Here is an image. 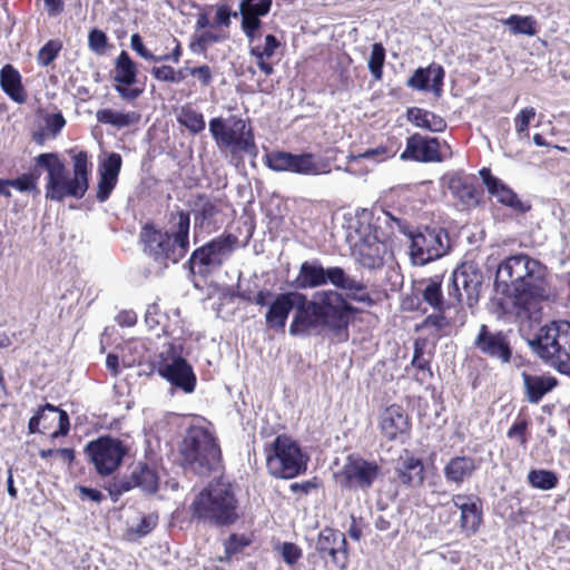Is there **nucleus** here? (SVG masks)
Listing matches in <instances>:
<instances>
[{
	"label": "nucleus",
	"instance_id": "f257e3e1",
	"mask_svg": "<svg viewBox=\"0 0 570 570\" xmlns=\"http://www.w3.org/2000/svg\"><path fill=\"white\" fill-rule=\"evenodd\" d=\"M495 285L514 297V313L521 324L532 326L541 320L542 303L549 294L543 266L525 254L504 259L497 269Z\"/></svg>",
	"mask_w": 570,
	"mask_h": 570
},
{
	"label": "nucleus",
	"instance_id": "f03ea898",
	"mask_svg": "<svg viewBox=\"0 0 570 570\" xmlns=\"http://www.w3.org/2000/svg\"><path fill=\"white\" fill-rule=\"evenodd\" d=\"M189 227L187 212L171 214L168 229L145 225L139 236L142 252L160 271L179 263L189 249Z\"/></svg>",
	"mask_w": 570,
	"mask_h": 570
},
{
	"label": "nucleus",
	"instance_id": "7ed1b4c3",
	"mask_svg": "<svg viewBox=\"0 0 570 570\" xmlns=\"http://www.w3.org/2000/svg\"><path fill=\"white\" fill-rule=\"evenodd\" d=\"M35 161L47 171L45 185L47 199L61 203L66 198L81 199L87 193L91 171L87 151H79L72 157V176L55 153L40 154Z\"/></svg>",
	"mask_w": 570,
	"mask_h": 570
},
{
	"label": "nucleus",
	"instance_id": "20e7f679",
	"mask_svg": "<svg viewBox=\"0 0 570 570\" xmlns=\"http://www.w3.org/2000/svg\"><path fill=\"white\" fill-rule=\"evenodd\" d=\"M190 511L193 518L213 527H228L239 519L238 501L226 483L209 484L195 495Z\"/></svg>",
	"mask_w": 570,
	"mask_h": 570
},
{
	"label": "nucleus",
	"instance_id": "39448f33",
	"mask_svg": "<svg viewBox=\"0 0 570 570\" xmlns=\"http://www.w3.org/2000/svg\"><path fill=\"white\" fill-rule=\"evenodd\" d=\"M529 346L550 366L570 375V322L554 321L542 326Z\"/></svg>",
	"mask_w": 570,
	"mask_h": 570
},
{
	"label": "nucleus",
	"instance_id": "423d86ee",
	"mask_svg": "<svg viewBox=\"0 0 570 570\" xmlns=\"http://www.w3.org/2000/svg\"><path fill=\"white\" fill-rule=\"evenodd\" d=\"M180 454L183 466L199 475L218 470L220 464V448L213 434L202 426L187 431Z\"/></svg>",
	"mask_w": 570,
	"mask_h": 570
},
{
	"label": "nucleus",
	"instance_id": "0eeeda50",
	"mask_svg": "<svg viewBox=\"0 0 570 570\" xmlns=\"http://www.w3.org/2000/svg\"><path fill=\"white\" fill-rule=\"evenodd\" d=\"M267 472L282 480L294 479L307 470L309 456L286 434L277 435L264 448Z\"/></svg>",
	"mask_w": 570,
	"mask_h": 570
},
{
	"label": "nucleus",
	"instance_id": "6e6552de",
	"mask_svg": "<svg viewBox=\"0 0 570 570\" xmlns=\"http://www.w3.org/2000/svg\"><path fill=\"white\" fill-rule=\"evenodd\" d=\"M209 132L220 150L233 156L256 154V144L250 122L239 116L216 117L209 121Z\"/></svg>",
	"mask_w": 570,
	"mask_h": 570
},
{
	"label": "nucleus",
	"instance_id": "1a4fd4ad",
	"mask_svg": "<svg viewBox=\"0 0 570 570\" xmlns=\"http://www.w3.org/2000/svg\"><path fill=\"white\" fill-rule=\"evenodd\" d=\"M237 242L235 235L223 234L196 248L186 263L190 274L207 276L219 269L232 256Z\"/></svg>",
	"mask_w": 570,
	"mask_h": 570
},
{
	"label": "nucleus",
	"instance_id": "9d476101",
	"mask_svg": "<svg viewBox=\"0 0 570 570\" xmlns=\"http://www.w3.org/2000/svg\"><path fill=\"white\" fill-rule=\"evenodd\" d=\"M400 226L403 234L411 239L410 258L412 264L423 266L439 259L450 250V238L443 228H424L417 233L409 230L406 226Z\"/></svg>",
	"mask_w": 570,
	"mask_h": 570
},
{
	"label": "nucleus",
	"instance_id": "9b49d317",
	"mask_svg": "<svg viewBox=\"0 0 570 570\" xmlns=\"http://www.w3.org/2000/svg\"><path fill=\"white\" fill-rule=\"evenodd\" d=\"M313 304L326 330L341 334L346 331L353 307L334 289L318 291L312 296Z\"/></svg>",
	"mask_w": 570,
	"mask_h": 570
},
{
	"label": "nucleus",
	"instance_id": "f8f14e48",
	"mask_svg": "<svg viewBox=\"0 0 570 570\" xmlns=\"http://www.w3.org/2000/svg\"><path fill=\"white\" fill-rule=\"evenodd\" d=\"M130 446L122 440L106 435L87 443L85 452L99 475L112 474L122 463Z\"/></svg>",
	"mask_w": 570,
	"mask_h": 570
},
{
	"label": "nucleus",
	"instance_id": "ddd939ff",
	"mask_svg": "<svg viewBox=\"0 0 570 570\" xmlns=\"http://www.w3.org/2000/svg\"><path fill=\"white\" fill-rule=\"evenodd\" d=\"M266 165L274 171H289L305 176L327 174L328 164L312 153L273 151L266 155Z\"/></svg>",
	"mask_w": 570,
	"mask_h": 570
},
{
	"label": "nucleus",
	"instance_id": "4468645a",
	"mask_svg": "<svg viewBox=\"0 0 570 570\" xmlns=\"http://www.w3.org/2000/svg\"><path fill=\"white\" fill-rule=\"evenodd\" d=\"M380 473L381 466L375 461L348 455L342 469L334 474V478L342 489L367 491Z\"/></svg>",
	"mask_w": 570,
	"mask_h": 570
},
{
	"label": "nucleus",
	"instance_id": "2eb2a0df",
	"mask_svg": "<svg viewBox=\"0 0 570 570\" xmlns=\"http://www.w3.org/2000/svg\"><path fill=\"white\" fill-rule=\"evenodd\" d=\"M157 373L173 386L185 393H191L196 385V375L188 362L174 353L173 347L160 353L156 364Z\"/></svg>",
	"mask_w": 570,
	"mask_h": 570
},
{
	"label": "nucleus",
	"instance_id": "dca6fc26",
	"mask_svg": "<svg viewBox=\"0 0 570 570\" xmlns=\"http://www.w3.org/2000/svg\"><path fill=\"white\" fill-rule=\"evenodd\" d=\"M483 276L473 264L464 263L452 274V285L449 295L458 303L465 302L473 306L480 296Z\"/></svg>",
	"mask_w": 570,
	"mask_h": 570
},
{
	"label": "nucleus",
	"instance_id": "f3484780",
	"mask_svg": "<svg viewBox=\"0 0 570 570\" xmlns=\"http://www.w3.org/2000/svg\"><path fill=\"white\" fill-rule=\"evenodd\" d=\"M342 271L343 268L338 266L325 268L318 259L305 261L289 285L296 289L295 292L321 287L328 283L336 287Z\"/></svg>",
	"mask_w": 570,
	"mask_h": 570
},
{
	"label": "nucleus",
	"instance_id": "a211bd4d",
	"mask_svg": "<svg viewBox=\"0 0 570 570\" xmlns=\"http://www.w3.org/2000/svg\"><path fill=\"white\" fill-rule=\"evenodd\" d=\"M158 475L147 463L138 462L132 466L130 475L114 479L107 490L116 501L122 493L134 488H140L144 492L155 493L158 490Z\"/></svg>",
	"mask_w": 570,
	"mask_h": 570
},
{
	"label": "nucleus",
	"instance_id": "6ab92c4d",
	"mask_svg": "<svg viewBox=\"0 0 570 570\" xmlns=\"http://www.w3.org/2000/svg\"><path fill=\"white\" fill-rule=\"evenodd\" d=\"M474 347L484 356L508 364L511 362L513 348L510 335L503 331H490L484 324L480 326L479 333L473 342Z\"/></svg>",
	"mask_w": 570,
	"mask_h": 570
},
{
	"label": "nucleus",
	"instance_id": "aec40b11",
	"mask_svg": "<svg viewBox=\"0 0 570 570\" xmlns=\"http://www.w3.org/2000/svg\"><path fill=\"white\" fill-rule=\"evenodd\" d=\"M137 63L122 50L116 58L112 70V79L116 82L114 88L122 99L135 100L142 94V89L129 88L137 82Z\"/></svg>",
	"mask_w": 570,
	"mask_h": 570
},
{
	"label": "nucleus",
	"instance_id": "412c9836",
	"mask_svg": "<svg viewBox=\"0 0 570 570\" xmlns=\"http://www.w3.org/2000/svg\"><path fill=\"white\" fill-rule=\"evenodd\" d=\"M312 304L313 299L308 301L304 294L303 298H297L294 307L295 313L288 330L292 336H307L326 330L317 309Z\"/></svg>",
	"mask_w": 570,
	"mask_h": 570
},
{
	"label": "nucleus",
	"instance_id": "4be33fe9",
	"mask_svg": "<svg viewBox=\"0 0 570 570\" xmlns=\"http://www.w3.org/2000/svg\"><path fill=\"white\" fill-rule=\"evenodd\" d=\"M453 505L460 511V529L466 535L478 532L482 523L481 500L474 494L459 493L452 497Z\"/></svg>",
	"mask_w": 570,
	"mask_h": 570
},
{
	"label": "nucleus",
	"instance_id": "5701e85b",
	"mask_svg": "<svg viewBox=\"0 0 570 570\" xmlns=\"http://www.w3.org/2000/svg\"><path fill=\"white\" fill-rule=\"evenodd\" d=\"M346 540L342 532L331 528L323 529L317 538L315 549L321 558L331 557L332 562L344 569L346 566L345 556Z\"/></svg>",
	"mask_w": 570,
	"mask_h": 570
},
{
	"label": "nucleus",
	"instance_id": "b1692460",
	"mask_svg": "<svg viewBox=\"0 0 570 570\" xmlns=\"http://www.w3.org/2000/svg\"><path fill=\"white\" fill-rule=\"evenodd\" d=\"M297 298H303V294L287 292L275 295L265 314L267 327L275 331H284L287 317L295 307Z\"/></svg>",
	"mask_w": 570,
	"mask_h": 570
},
{
	"label": "nucleus",
	"instance_id": "393cba45",
	"mask_svg": "<svg viewBox=\"0 0 570 570\" xmlns=\"http://www.w3.org/2000/svg\"><path fill=\"white\" fill-rule=\"evenodd\" d=\"M440 142L436 138L423 137L414 134L406 140V148L401 154V159H412L421 163L441 161Z\"/></svg>",
	"mask_w": 570,
	"mask_h": 570
},
{
	"label": "nucleus",
	"instance_id": "a878e982",
	"mask_svg": "<svg viewBox=\"0 0 570 570\" xmlns=\"http://www.w3.org/2000/svg\"><path fill=\"white\" fill-rule=\"evenodd\" d=\"M382 434L390 441L405 436L410 431L409 417L399 405H391L380 416Z\"/></svg>",
	"mask_w": 570,
	"mask_h": 570
},
{
	"label": "nucleus",
	"instance_id": "bb28decb",
	"mask_svg": "<svg viewBox=\"0 0 570 570\" xmlns=\"http://www.w3.org/2000/svg\"><path fill=\"white\" fill-rule=\"evenodd\" d=\"M394 472L400 482L410 488H416L424 482V465L422 461L405 453L401 455L395 464Z\"/></svg>",
	"mask_w": 570,
	"mask_h": 570
},
{
	"label": "nucleus",
	"instance_id": "cd10ccee",
	"mask_svg": "<svg viewBox=\"0 0 570 570\" xmlns=\"http://www.w3.org/2000/svg\"><path fill=\"white\" fill-rule=\"evenodd\" d=\"M524 396L530 403H539L546 394L551 392L558 384L554 376L550 374H530L522 372Z\"/></svg>",
	"mask_w": 570,
	"mask_h": 570
},
{
	"label": "nucleus",
	"instance_id": "c85d7f7f",
	"mask_svg": "<svg viewBox=\"0 0 570 570\" xmlns=\"http://www.w3.org/2000/svg\"><path fill=\"white\" fill-rule=\"evenodd\" d=\"M444 70L441 66H430L428 68H419L407 80L410 88L426 91L431 89L435 96H441Z\"/></svg>",
	"mask_w": 570,
	"mask_h": 570
},
{
	"label": "nucleus",
	"instance_id": "c756f323",
	"mask_svg": "<svg viewBox=\"0 0 570 570\" xmlns=\"http://www.w3.org/2000/svg\"><path fill=\"white\" fill-rule=\"evenodd\" d=\"M479 465L474 458L458 455L444 465L443 473L446 482L461 485L469 480L478 470Z\"/></svg>",
	"mask_w": 570,
	"mask_h": 570
},
{
	"label": "nucleus",
	"instance_id": "7c9ffc66",
	"mask_svg": "<svg viewBox=\"0 0 570 570\" xmlns=\"http://www.w3.org/2000/svg\"><path fill=\"white\" fill-rule=\"evenodd\" d=\"M480 173L489 193L494 196L499 203L515 210H527L521 200L518 198L517 194L501 180L491 176L489 169H482Z\"/></svg>",
	"mask_w": 570,
	"mask_h": 570
},
{
	"label": "nucleus",
	"instance_id": "2f4dec72",
	"mask_svg": "<svg viewBox=\"0 0 570 570\" xmlns=\"http://www.w3.org/2000/svg\"><path fill=\"white\" fill-rule=\"evenodd\" d=\"M1 89L16 102L27 100V92L21 82L20 72L12 65H4L0 71Z\"/></svg>",
	"mask_w": 570,
	"mask_h": 570
},
{
	"label": "nucleus",
	"instance_id": "473e14b6",
	"mask_svg": "<svg viewBox=\"0 0 570 570\" xmlns=\"http://www.w3.org/2000/svg\"><path fill=\"white\" fill-rule=\"evenodd\" d=\"M448 187L451 194L460 199L464 206H472L478 203L475 187L468 177L454 174L449 178Z\"/></svg>",
	"mask_w": 570,
	"mask_h": 570
},
{
	"label": "nucleus",
	"instance_id": "72a5a7b5",
	"mask_svg": "<svg viewBox=\"0 0 570 570\" xmlns=\"http://www.w3.org/2000/svg\"><path fill=\"white\" fill-rule=\"evenodd\" d=\"M336 288L346 292L347 296L355 302L363 303L368 306L373 304V299L367 292L366 285L346 274L344 269L342 271Z\"/></svg>",
	"mask_w": 570,
	"mask_h": 570
},
{
	"label": "nucleus",
	"instance_id": "f704fd0d",
	"mask_svg": "<svg viewBox=\"0 0 570 570\" xmlns=\"http://www.w3.org/2000/svg\"><path fill=\"white\" fill-rule=\"evenodd\" d=\"M407 119L416 127L433 132H442L446 128V122L441 116L417 107L407 110Z\"/></svg>",
	"mask_w": 570,
	"mask_h": 570
},
{
	"label": "nucleus",
	"instance_id": "c9c22d12",
	"mask_svg": "<svg viewBox=\"0 0 570 570\" xmlns=\"http://www.w3.org/2000/svg\"><path fill=\"white\" fill-rule=\"evenodd\" d=\"M279 47V41L273 35H267L265 37L264 46H250L249 53L255 57L256 63L258 68L266 76H269L274 72L273 66L267 61L275 50Z\"/></svg>",
	"mask_w": 570,
	"mask_h": 570
},
{
	"label": "nucleus",
	"instance_id": "e433bc0d",
	"mask_svg": "<svg viewBox=\"0 0 570 570\" xmlns=\"http://www.w3.org/2000/svg\"><path fill=\"white\" fill-rule=\"evenodd\" d=\"M57 420V406L47 403L39 407L37 413L29 420V433H43L45 430L51 429Z\"/></svg>",
	"mask_w": 570,
	"mask_h": 570
},
{
	"label": "nucleus",
	"instance_id": "4c0bfd02",
	"mask_svg": "<svg viewBox=\"0 0 570 570\" xmlns=\"http://www.w3.org/2000/svg\"><path fill=\"white\" fill-rule=\"evenodd\" d=\"M96 117L99 122L118 128L130 126L139 120V115L135 111L118 112L111 109H100L97 111Z\"/></svg>",
	"mask_w": 570,
	"mask_h": 570
},
{
	"label": "nucleus",
	"instance_id": "58836bf2",
	"mask_svg": "<svg viewBox=\"0 0 570 570\" xmlns=\"http://www.w3.org/2000/svg\"><path fill=\"white\" fill-rule=\"evenodd\" d=\"M178 121L193 134L203 131L206 126L204 116L189 107L181 108L178 115Z\"/></svg>",
	"mask_w": 570,
	"mask_h": 570
},
{
	"label": "nucleus",
	"instance_id": "ea45409f",
	"mask_svg": "<svg viewBox=\"0 0 570 570\" xmlns=\"http://www.w3.org/2000/svg\"><path fill=\"white\" fill-rule=\"evenodd\" d=\"M531 487L540 490H551L558 484V476L549 470H531L528 474Z\"/></svg>",
	"mask_w": 570,
	"mask_h": 570
},
{
	"label": "nucleus",
	"instance_id": "a19ab883",
	"mask_svg": "<svg viewBox=\"0 0 570 570\" xmlns=\"http://www.w3.org/2000/svg\"><path fill=\"white\" fill-rule=\"evenodd\" d=\"M504 23L511 27V32L513 35L534 36L537 32V22L530 16L522 17L518 14H512L505 20Z\"/></svg>",
	"mask_w": 570,
	"mask_h": 570
},
{
	"label": "nucleus",
	"instance_id": "79ce46f5",
	"mask_svg": "<svg viewBox=\"0 0 570 570\" xmlns=\"http://www.w3.org/2000/svg\"><path fill=\"white\" fill-rule=\"evenodd\" d=\"M442 279L440 276H434L429 279L424 291L423 299L438 311L443 309V296L441 291Z\"/></svg>",
	"mask_w": 570,
	"mask_h": 570
},
{
	"label": "nucleus",
	"instance_id": "37998d69",
	"mask_svg": "<svg viewBox=\"0 0 570 570\" xmlns=\"http://www.w3.org/2000/svg\"><path fill=\"white\" fill-rule=\"evenodd\" d=\"M250 544V540L245 534L233 533L224 542L225 556L220 557V561H229Z\"/></svg>",
	"mask_w": 570,
	"mask_h": 570
},
{
	"label": "nucleus",
	"instance_id": "c03bdc74",
	"mask_svg": "<svg viewBox=\"0 0 570 570\" xmlns=\"http://www.w3.org/2000/svg\"><path fill=\"white\" fill-rule=\"evenodd\" d=\"M384 61L385 49L382 43L375 42L372 46L371 55L367 60L368 70L375 80L382 79Z\"/></svg>",
	"mask_w": 570,
	"mask_h": 570
},
{
	"label": "nucleus",
	"instance_id": "a18cd8bd",
	"mask_svg": "<svg viewBox=\"0 0 570 570\" xmlns=\"http://www.w3.org/2000/svg\"><path fill=\"white\" fill-rule=\"evenodd\" d=\"M271 6L272 0H242L240 14L242 17L259 19V17L268 13Z\"/></svg>",
	"mask_w": 570,
	"mask_h": 570
},
{
	"label": "nucleus",
	"instance_id": "49530a36",
	"mask_svg": "<svg viewBox=\"0 0 570 570\" xmlns=\"http://www.w3.org/2000/svg\"><path fill=\"white\" fill-rule=\"evenodd\" d=\"M223 40V37L212 31L195 33L190 42V50L196 53H205L212 43Z\"/></svg>",
	"mask_w": 570,
	"mask_h": 570
},
{
	"label": "nucleus",
	"instance_id": "de8ad7c7",
	"mask_svg": "<svg viewBox=\"0 0 570 570\" xmlns=\"http://www.w3.org/2000/svg\"><path fill=\"white\" fill-rule=\"evenodd\" d=\"M38 177L39 175L36 174H24L16 179H10V185L21 193L39 195L40 189L37 185Z\"/></svg>",
	"mask_w": 570,
	"mask_h": 570
},
{
	"label": "nucleus",
	"instance_id": "09e8293b",
	"mask_svg": "<svg viewBox=\"0 0 570 570\" xmlns=\"http://www.w3.org/2000/svg\"><path fill=\"white\" fill-rule=\"evenodd\" d=\"M450 326L451 322L444 315L443 309L436 314L429 315L422 324V327H433L438 335L449 334Z\"/></svg>",
	"mask_w": 570,
	"mask_h": 570
},
{
	"label": "nucleus",
	"instance_id": "8fccbe9b",
	"mask_svg": "<svg viewBox=\"0 0 570 570\" xmlns=\"http://www.w3.org/2000/svg\"><path fill=\"white\" fill-rule=\"evenodd\" d=\"M276 551L279 552L284 562L288 566L295 564L302 558V549L293 542H283L276 546Z\"/></svg>",
	"mask_w": 570,
	"mask_h": 570
},
{
	"label": "nucleus",
	"instance_id": "3c124183",
	"mask_svg": "<svg viewBox=\"0 0 570 570\" xmlns=\"http://www.w3.org/2000/svg\"><path fill=\"white\" fill-rule=\"evenodd\" d=\"M158 523V515L156 513H149L144 515L136 525L129 528L130 534L136 538H141L148 534Z\"/></svg>",
	"mask_w": 570,
	"mask_h": 570
},
{
	"label": "nucleus",
	"instance_id": "603ef678",
	"mask_svg": "<svg viewBox=\"0 0 570 570\" xmlns=\"http://www.w3.org/2000/svg\"><path fill=\"white\" fill-rule=\"evenodd\" d=\"M122 165L121 156L117 153H111L101 164L99 175L112 177L118 179Z\"/></svg>",
	"mask_w": 570,
	"mask_h": 570
},
{
	"label": "nucleus",
	"instance_id": "864d4df0",
	"mask_svg": "<svg viewBox=\"0 0 570 570\" xmlns=\"http://www.w3.org/2000/svg\"><path fill=\"white\" fill-rule=\"evenodd\" d=\"M61 45L58 41H48L38 52L37 61L40 66H49L58 56Z\"/></svg>",
	"mask_w": 570,
	"mask_h": 570
},
{
	"label": "nucleus",
	"instance_id": "5fc2aeb1",
	"mask_svg": "<svg viewBox=\"0 0 570 570\" xmlns=\"http://www.w3.org/2000/svg\"><path fill=\"white\" fill-rule=\"evenodd\" d=\"M412 365L422 372L421 380H425L426 376H432V372L430 370V357L424 355L423 347L419 342L415 343Z\"/></svg>",
	"mask_w": 570,
	"mask_h": 570
},
{
	"label": "nucleus",
	"instance_id": "6e6d98bb",
	"mask_svg": "<svg viewBox=\"0 0 570 570\" xmlns=\"http://www.w3.org/2000/svg\"><path fill=\"white\" fill-rule=\"evenodd\" d=\"M117 178L99 175L96 197L100 203H105L109 198L111 191L117 185Z\"/></svg>",
	"mask_w": 570,
	"mask_h": 570
},
{
	"label": "nucleus",
	"instance_id": "4d7b16f0",
	"mask_svg": "<svg viewBox=\"0 0 570 570\" xmlns=\"http://www.w3.org/2000/svg\"><path fill=\"white\" fill-rule=\"evenodd\" d=\"M130 46L141 58L150 61H165L168 57H157L149 50H147L142 43V40L138 33H134L130 38Z\"/></svg>",
	"mask_w": 570,
	"mask_h": 570
},
{
	"label": "nucleus",
	"instance_id": "13d9d810",
	"mask_svg": "<svg viewBox=\"0 0 570 570\" xmlns=\"http://www.w3.org/2000/svg\"><path fill=\"white\" fill-rule=\"evenodd\" d=\"M527 429L528 422L525 420L518 421L508 430L507 436L509 439H515L521 446L525 448L528 442Z\"/></svg>",
	"mask_w": 570,
	"mask_h": 570
},
{
	"label": "nucleus",
	"instance_id": "bf43d9fd",
	"mask_svg": "<svg viewBox=\"0 0 570 570\" xmlns=\"http://www.w3.org/2000/svg\"><path fill=\"white\" fill-rule=\"evenodd\" d=\"M535 117V110L532 107L522 109L514 119L515 130L519 135L528 131L530 121Z\"/></svg>",
	"mask_w": 570,
	"mask_h": 570
},
{
	"label": "nucleus",
	"instance_id": "052dcab7",
	"mask_svg": "<svg viewBox=\"0 0 570 570\" xmlns=\"http://www.w3.org/2000/svg\"><path fill=\"white\" fill-rule=\"evenodd\" d=\"M89 48L96 52L101 53L107 46V36L99 29H92L88 36Z\"/></svg>",
	"mask_w": 570,
	"mask_h": 570
},
{
	"label": "nucleus",
	"instance_id": "680f3d73",
	"mask_svg": "<svg viewBox=\"0 0 570 570\" xmlns=\"http://www.w3.org/2000/svg\"><path fill=\"white\" fill-rule=\"evenodd\" d=\"M262 26V21L256 18L242 17V29L249 40V45L253 46L256 32Z\"/></svg>",
	"mask_w": 570,
	"mask_h": 570
},
{
	"label": "nucleus",
	"instance_id": "e2e57ef3",
	"mask_svg": "<svg viewBox=\"0 0 570 570\" xmlns=\"http://www.w3.org/2000/svg\"><path fill=\"white\" fill-rule=\"evenodd\" d=\"M191 76L197 77L203 86H208L213 81V72L209 66L203 65L188 69Z\"/></svg>",
	"mask_w": 570,
	"mask_h": 570
},
{
	"label": "nucleus",
	"instance_id": "0e129e2a",
	"mask_svg": "<svg viewBox=\"0 0 570 570\" xmlns=\"http://www.w3.org/2000/svg\"><path fill=\"white\" fill-rule=\"evenodd\" d=\"M151 75L159 81H164V82H174L175 81L174 68L170 66L164 65L160 67H153Z\"/></svg>",
	"mask_w": 570,
	"mask_h": 570
},
{
	"label": "nucleus",
	"instance_id": "69168bd1",
	"mask_svg": "<svg viewBox=\"0 0 570 570\" xmlns=\"http://www.w3.org/2000/svg\"><path fill=\"white\" fill-rule=\"evenodd\" d=\"M59 423V430L51 433V438L56 439L60 435H67L69 432L70 423L66 411L57 407V420Z\"/></svg>",
	"mask_w": 570,
	"mask_h": 570
},
{
	"label": "nucleus",
	"instance_id": "338daca9",
	"mask_svg": "<svg viewBox=\"0 0 570 570\" xmlns=\"http://www.w3.org/2000/svg\"><path fill=\"white\" fill-rule=\"evenodd\" d=\"M233 16L237 17V12H234ZM230 17L232 12L229 11L228 7L220 6L216 10L215 21L213 26L228 27L230 24Z\"/></svg>",
	"mask_w": 570,
	"mask_h": 570
},
{
	"label": "nucleus",
	"instance_id": "774afa93",
	"mask_svg": "<svg viewBox=\"0 0 570 570\" xmlns=\"http://www.w3.org/2000/svg\"><path fill=\"white\" fill-rule=\"evenodd\" d=\"M79 497L81 500H89L96 503L101 502L104 495L99 490L87 488V487H79Z\"/></svg>",
	"mask_w": 570,
	"mask_h": 570
}]
</instances>
